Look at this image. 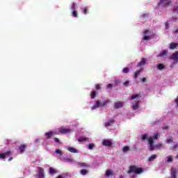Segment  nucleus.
I'll return each mask as SVG.
<instances>
[{
    "instance_id": "f704fd0d",
    "label": "nucleus",
    "mask_w": 178,
    "mask_h": 178,
    "mask_svg": "<svg viewBox=\"0 0 178 178\" xmlns=\"http://www.w3.org/2000/svg\"><path fill=\"white\" fill-rule=\"evenodd\" d=\"M167 158H168L167 162L168 163L173 162V158L172 157V156H167Z\"/></svg>"
},
{
    "instance_id": "a19ab883",
    "label": "nucleus",
    "mask_w": 178,
    "mask_h": 178,
    "mask_svg": "<svg viewBox=\"0 0 178 178\" xmlns=\"http://www.w3.org/2000/svg\"><path fill=\"white\" fill-rule=\"evenodd\" d=\"M149 38H150V37L149 36H148V35H144V37H143V40H145V41H148L149 40Z\"/></svg>"
},
{
    "instance_id": "ddd939ff",
    "label": "nucleus",
    "mask_w": 178,
    "mask_h": 178,
    "mask_svg": "<svg viewBox=\"0 0 178 178\" xmlns=\"http://www.w3.org/2000/svg\"><path fill=\"white\" fill-rule=\"evenodd\" d=\"M147 63V60L145 58H143L138 63V67H140V66H144Z\"/></svg>"
},
{
    "instance_id": "473e14b6",
    "label": "nucleus",
    "mask_w": 178,
    "mask_h": 178,
    "mask_svg": "<svg viewBox=\"0 0 178 178\" xmlns=\"http://www.w3.org/2000/svg\"><path fill=\"white\" fill-rule=\"evenodd\" d=\"M129 149H130V147L129 146H124L122 148L123 152H127V151H129Z\"/></svg>"
},
{
    "instance_id": "9d476101",
    "label": "nucleus",
    "mask_w": 178,
    "mask_h": 178,
    "mask_svg": "<svg viewBox=\"0 0 178 178\" xmlns=\"http://www.w3.org/2000/svg\"><path fill=\"white\" fill-rule=\"evenodd\" d=\"M77 165H79L80 168H89L90 165L87 163L78 162Z\"/></svg>"
},
{
    "instance_id": "603ef678",
    "label": "nucleus",
    "mask_w": 178,
    "mask_h": 178,
    "mask_svg": "<svg viewBox=\"0 0 178 178\" xmlns=\"http://www.w3.org/2000/svg\"><path fill=\"white\" fill-rule=\"evenodd\" d=\"M115 84H119V83H120V80H115Z\"/></svg>"
},
{
    "instance_id": "6ab92c4d",
    "label": "nucleus",
    "mask_w": 178,
    "mask_h": 178,
    "mask_svg": "<svg viewBox=\"0 0 178 178\" xmlns=\"http://www.w3.org/2000/svg\"><path fill=\"white\" fill-rule=\"evenodd\" d=\"M168 54V50H162L161 52L159 54V56L161 58L163 57L165 55H167Z\"/></svg>"
},
{
    "instance_id": "6e6552de",
    "label": "nucleus",
    "mask_w": 178,
    "mask_h": 178,
    "mask_svg": "<svg viewBox=\"0 0 178 178\" xmlns=\"http://www.w3.org/2000/svg\"><path fill=\"white\" fill-rule=\"evenodd\" d=\"M170 59L175 62H178V51L172 54Z\"/></svg>"
},
{
    "instance_id": "f257e3e1",
    "label": "nucleus",
    "mask_w": 178,
    "mask_h": 178,
    "mask_svg": "<svg viewBox=\"0 0 178 178\" xmlns=\"http://www.w3.org/2000/svg\"><path fill=\"white\" fill-rule=\"evenodd\" d=\"M144 172V170L141 168L137 167L136 165H132L129 166V170L127 171L128 175H131V173H135V175H141Z\"/></svg>"
},
{
    "instance_id": "1a4fd4ad",
    "label": "nucleus",
    "mask_w": 178,
    "mask_h": 178,
    "mask_svg": "<svg viewBox=\"0 0 178 178\" xmlns=\"http://www.w3.org/2000/svg\"><path fill=\"white\" fill-rule=\"evenodd\" d=\"M26 148H27L26 144L21 145L19 147V152L22 154V152H24V151H26Z\"/></svg>"
},
{
    "instance_id": "bb28decb",
    "label": "nucleus",
    "mask_w": 178,
    "mask_h": 178,
    "mask_svg": "<svg viewBox=\"0 0 178 178\" xmlns=\"http://www.w3.org/2000/svg\"><path fill=\"white\" fill-rule=\"evenodd\" d=\"M78 141L79 143H81L83 141H88V138H83V137H81L78 139Z\"/></svg>"
},
{
    "instance_id": "0eeeda50",
    "label": "nucleus",
    "mask_w": 178,
    "mask_h": 178,
    "mask_svg": "<svg viewBox=\"0 0 178 178\" xmlns=\"http://www.w3.org/2000/svg\"><path fill=\"white\" fill-rule=\"evenodd\" d=\"M59 132L60 134H67V133L70 132V129L60 128Z\"/></svg>"
},
{
    "instance_id": "b1692460",
    "label": "nucleus",
    "mask_w": 178,
    "mask_h": 178,
    "mask_svg": "<svg viewBox=\"0 0 178 178\" xmlns=\"http://www.w3.org/2000/svg\"><path fill=\"white\" fill-rule=\"evenodd\" d=\"M176 47H177V43L172 42V43L170 44V49H176Z\"/></svg>"
},
{
    "instance_id": "6e6d98bb",
    "label": "nucleus",
    "mask_w": 178,
    "mask_h": 178,
    "mask_svg": "<svg viewBox=\"0 0 178 178\" xmlns=\"http://www.w3.org/2000/svg\"><path fill=\"white\" fill-rule=\"evenodd\" d=\"M13 159V157H10L8 159V161L10 162V161H12Z\"/></svg>"
},
{
    "instance_id": "de8ad7c7",
    "label": "nucleus",
    "mask_w": 178,
    "mask_h": 178,
    "mask_svg": "<svg viewBox=\"0 0 178 178\" xmlns=\"http://www.w3.org/2000/svg\"><path fill=\"white\" fill-rule=\"evenodd\" d=\"M54 141H55V143H60V140L58 138H54Z\"/></svg>"
},
{
    "instance_id": "c9c22d12",
    "label": "nucleus",
    "mask_w": 178,
    "mask_h": 178,
    "mask_svg": "<svg viewBox=\"0 0 178 178\" xmlns=\"http://www.w3.org/2000/svg\"><path fill=\"white\" fill-rule=\"evenodd\" d=\"M129 72H130V70L128 67H124L122 70V73H129Z\"/></svg>"
},
{
    "instance_id": "c03bdc74",
    "label": "nucleus",
    "mask_w": 178,
    "mask_h": 178,
    "mask_svg": "<svg viewBox=\"0 0 178 178\" xmlns=\"http://www.w3.org/2000/svg\"><path fill=\"white\" fill-rule=\"evenodd\" d=\"M0 158L1 159H5V158H6V156H5V153H1L0 154Z\"/></svg>"
},
{
    "instance_id": "39448f33",
    "label": "nucleus",
    "mask_w": 178,
    "mask_h": 178,
    "mask_svg": "<svg viewBox=\"0 0 178 178\" xmlns=\"http://www.w3.org/2000/svg\"><path fill=\"white\" fill-rule=\"evenodd\" d=\"M148 143L149 145V151H154V148H155V145H154V139L149 137L148 138Z\"/></svg>"
},
{
    "instance_id": "2eb2a0df",
    "label": "nucleus",
    "mask_w": 178,
    "mask_h": 178,
    "mask_svg": "<svg viewBox=\"0 0 178 178\" xmlns=\"http://www.w3.org/2000/svg\"><path fill=\"white\" fill-rule=\"evenodd\" d=\"M176 173V169L171 168V178H177Z\"/></svg>"
},
{
    "instance_id": "c85d7f7f",
    "label": "nucleus",
    "mask_w": 178,
    "mask_h": 178,
    "mask_svg": "<svg viewBox=\"0 0 178 178\" xmlns=\"http://www.w3.org/2000/svg\"><path fill=\"white\" fill-rule=\"evenodd\" d=\"M81 10L84 15H87V12H88V7H84L83 8H81Z\"/></svg>"
},
{
    "instance_id": "4c0bfd02",
    "label": "nucleus",
    "mask_w": 178,
    "mask_h": 178,
    "mask_svg": "<svg viewBox=\"0 0 178 178\" xmlns=\"http://www.w3.org/2000/svg\"><path fill=\"white\" fill-rule=\"evenodd\" d=\"M95 147V145L94 143H90L88 145V149H92Z\"/></svg>"
},
{
    "instance_id": "dca6fc26",
    "label": "nucleus",
    "mask_w": 178,
    "mask_h": 178,
    "mask_svg": "<svg viewBox=\"0 0 178 178\" xmlns=\"http://www.w3.org/2000/svg\"><path fill=\"white\" fill-rule=\"evenodd\" d=\"M47 140H49L52 136H54V132L49 131L45 134Z\"/></svg>"
},
{
    "instance_id": "09e8293b",
    "label": "nucleus",
    "mask_w": 178,
    "mask_h": 178,
    "mask_svg": "<svg viewBox=\"0 0 178 178\" xmlns=\"http://www.w3.org/2000/svg\"><path fill=\"white\" fill-rule=\"evenodd\" d=\"M161 147H162V143H159V144L155 145V148H161Z\"/></svg>"
},
{
    "instance_id": "4468645a",
    "label": "nucleus",
    "mask_w": 178,
    "mask_h": 178,
    "mask_svg": "<svg viewBox=\"0 0 178 178\" xmlns=\"http://www.w3.org/2000/svg\"><path fill=\"white\" fill-rule=\"evenodd\" d=\"M143 68L135 72L134 74V79H137L138 77V76H140V74L141 73V72L143 71Z\"/></svg>"
},
{
    "instance_id": "4d7b16f0",
    "label": "nucleus",
    "mask_w": 178,
    "mask_h": 178,
    "mask_svg": "<svg viewBox=\"0 0 178 178\" xmlns=\"http://www.w3.org/2000/svg\"><path fill=\"white\" fill-rule=\"evenodd\" d=\"M145 16V15H143V17Z\"/></svg>"
},
{
    "instance_id": "79ce46f5",
    "label": "nucleus",
    "mask_w": 178,
    "mask_h": 178,
    "mask_svg": "<svg viewBox=\"0 0 178 178\" xmlns=\"http://www.w3.org/2000/svg\"><path fill=\"white\" fill-rule=\"evenodd\" d=\"M123 84L125 87H129V84H130V81H127L124 82Z\"/></svg>"
},
{
    "instance_id": "f3484780",
    "label": "nucleus",
    "mask_w": 178,
    "mask_h": 178,
    "mask_svg": "<svg viewBox=\"0 0 178 178\" xmlns=\"http://www.w3.org/2000/svg\"><path fill=\"white\" fill-rule=\"evenodd\" d=\"M68 151H70V152H72V154H77L78 152L76 149H74V147H68Z\"/></svg>"
},
{
    "instance_id": "7c9ffc66",
    "label": "nucleus",
    "mask_w": 178,
    "mask_h": 178,
    "mask_svg": "<svg viewBox=\"0 0 178 178\" xmlns=\"http://www.w3.org/2000/svg\"><path fill=\"white\" fill-rule=\"evenodd\" d=\"M136 98H140V95L138 94H136V95H133L131 97V99H136Z\"/></svg>"
},
{
    "instance_id": "20e7f679",
    "label": "nucleus",
    "mask_w": 178,
    "mask_h": 178,
    "mask_svg": "<svg viewBox=\"0 0 178 178\" xmlns=\"http://www.w3.org/2000/svg\"><path fill=\"white\" fill-rule=\"evenodd\" d=\"M38 175H35V177L38 178H44V168L41 167H38Z\"/></svg>"
},
{
    "instance_id": "ea45409f",
    "label": "nucleus",
    "mask_w": 178,
    "mask_h": 178,
    "mask_svg": "<svg viewBox=\"0 0 178 178\" xmlns=\"http://www.w3.org/2000/svg\"><path fill=\"white\" fill-rule=\"evenodd\" d=\"M71 9H72V10H76V3H72V4L71 6Z\"/></svg>"
},
{
    "instance_id": "423d86ee",
    "label": "nucleus",
    "mask_w": 178,
    "mask_h": 178,
    "mask_svg": "<svg viewBox=\"0 0 178 178\" xmlns=\"http://www.w3.org/2000/svg\"><path fill=\"white\" fill-rule=\"evenodd\" d=\"M102 145L104 147H112V140L104 139L102 142Z\"/></svg>"
},
{
    "instance_id": "393cba45",
    "label": "nucleus",
    "mask_w": 178,
    "mask_h": 178,
    "mask_svg": "<svg viewBox=\"0 0 178 178\" xmlns=\"http://www.w3.org/2000/svg\"><path fill=\"white\" fill-rule=\"evenodd\" d=\"M95 97H97V91H92L90 93V97L92 99H94V98H95Z\"/></svg>"
},
{
    "instance_id": "5701e85b",
    "label": "nucleus",
    "mask_w": 178,
    "mask_h": 178,
    "mask_svg": "<svg viewBox=\"0 0 178 178\" xmlns=\"http://www.w3.org/2000/svg\"><path fill=\"white\" fill-rule=\"evenodd\" d=\"M56 173H58V172L55 169H54L53 168H49V174L50 175H55Z\"/></svg>"
},
{
    "instance_id": "a878e982",
    "label": "nucleus",
    "mask_w": 178,
    "mask_h": 178,
    "mask_svg": "<svg viewBox=\"0 0 178 178\" xmlns=\"http://www.w3.org/2000/svg\"><path fill=\"white\" fill-rule=\"evenodd\" d=\"M165 67H166L163 64H159L157 66V69H159V70H162L163 69H165Z\"/></svg>"
},
{
    "instance_id": "f8f14e48",
    "label": "nucleus",
    "mask_w": 178,
    "mask_h": 178,
    "mask_svg": "<svg viewBox=\"0 0 178 178\" xmlns=\"http://www.w3.org/2000/svg\"><path fill=\"white\" fill-rule=\"evenodd\" d=\"M114 123H115V120L111 119L108 122H105L104 126L105 127H109V126H112V124Z\"/></svg>"
},
{
    "instance_id": "58836bf2",
    "label": "nucleus",
    "mask_w": 178,
    "mask_h": 178,
    "mask_svg": "<svg viewBox=\"0 0 178 178\" xmlns=\"http://www.w3.org/2000/svg\"><path fill=\"white\" fill-rule=\"evenodd\" d=\"M166 143L167 144H170V143H173V144H175V141H173V139L172 138L167 139Z\"/></svg>"
},
{
    "instance_id": "5fc2aeb1",
    "label": "nucleus",
    "mask_w": 178,
    "mask_h": 178,
    "mask_svg": "<svg viewBox=\"0 0 178 178\" xmlns=\"http://www.w3.org/2000/svg\"><path fill=\"white\" fill-rule=\"evenodd\" d=\"M142 83H145L146 79L145 78H142Z\"/></svg>"
},
{
    "instance_id": "2f4dec72",
    "label": "nucleus",
    "mask_w": 178,
    "mask_h": 178,
    "mask_svg": "<svg viewBox=\"0 0 178 178\" xmlns=\"http://www.w3.org/2000/svg\"><path fill=\"white\" fill-rule=\"evenodd\" d=\"M149 136V135L148 134H143V135H142L141 138H142V140H147Z\"/></svg>"
},
{
    "instance_id": "412c9836",
    "label": "nucleus",
    "mask_w": 178,
    "mask_h": 178,
    "mask_svg": "<svg viewBox=\"0 0 178 178\" xmlns=\"http://www.w3.org/2000/svg\"><path fill=\"white\" fill-rule=\"evenodd\" d=\"M140 104V101H137L136 104L133 106V109L137 111L138 109V105Z\"/></svg>"
},
{
    "instance_id": "3c124183",
    "label": "nucleus",
    "mask_w": 178,
    "mask_h": 178,
    "mask_svg": "<svg viewBox=\"0 0 178 178\" xmlns=\"http://www.w3.org/2000/svg\"><path fill=\"white\" fill-rule=\"evenodd\" d=\"M95 88H96L97 90H99V89L101 88V87H99V84H97V85L95 86Z\"/></svg>"
},
{
    "instance_id": "a211bd4d",
    "label": "nucleus",
    "mask_w": 178,
    "mask_h": 178,
    "mask_svg": "<svg viewBox=\"0 0 178 178\" xmlns=\"http://www.w3.org/2000/svg\"><path fill=\"white\" fill-rule=\"evenodd\" d=\"M156 154H152L150 157L148 159L149 162H152V161H155L156 159Z\"/></svg>"
},
{
    "instance_id": "8fccbe9b",
    "label": "nucleus",
    "mask_w": 178,
    "mask_h": 178,
    "mask_svg": "<svg viewBox=\"0 0 178 178\" xmlns=\"http://www.w3.org/2000/svg\"><path fill=\"white\" fill-rule=\"evenodd\" d=\"M112 87H113V85L111 84V83H108V84L107 85V88H112Z\"/></svg>"
},
{
    "instance_id": "cd10ccee",
    "label": "nucleus",
    "mask_w": 178,
    "mask_h": 178,
    "mask_svg": "<svg viewBox=\"0 0 178 178\" xmlns=\"http://www.w3.org/2000/svg\"><path fill=\"white\" fill-rule=\"evenodd\" d=\"M72 16L73 17H77L79 16V14H78V13L76 12V10H74L72 11Z\"/></svg>"
},
{
    "instance_id": "f03ea898",
    "label": "nucleus",
    "mask_w": 178,
    "mask_h": 178,
    "mask_svg": "<svg viewBox=\"0 0 178 178\" xmlns=\"http://www.w3.org/2000/svg\"><path fill=\"white\" fill-rule=\"evenodd\" d=\"M108 102H109L108 99L105 100L103 102L99 100H97L95 106L92 107V109H95L96 108H99V106H106Z\"/></svg>"
},
{
    "instance_id": "e433bc0d",
    "label": "nucleus",
    "mask_w": 178,
    "mask_h": 178,
    "mask_svg": "<svg viewBox=\"0 0 178 178\" xmlns=\"http://www.w3.org/2000/svg\"><path fill=\"white\" fill-rule=\"evenodd\" d=\"M64 162H73V159H72L71 158H65Z\"/></svg>"
},
{
    "instance_id": "4be33fe9",
    "label": "nucleus",
    "mask_w": 178,
    "mask_h": 178,
    "mask_svg": "<svg viewBox=\"0 0 178 178\" xmlns=\"http://www.w3.org/2000/svg\"><path fill=\"white\" fill-rule=\"evenodd\" d=\"M159 137H161V135L159 133H156L154 134V135L152 138L153 139V141H154V140H158Z\"/></svg>"
},
{
    "instance_id": "37998d69",
    "label": "nucleus",
    "mask_w": 178,
    "mask_h": 178,
    "mask_svg": "<svg viewBox=\"0 0 178 178\" xmlns=\"http://www.w3.org/2000/svg\"><path fill=\"white\" fill-rule=\"evenodd\" d=\"M12 154V152L10 151H7L4 153L6 156H9V155H10Z\"/></svg>"
},
{
    "instance_id": "7ed1b4c3",
    "label": "nucleus",
    "mask_w": 178,
    "mask_h": 178,
    "mask_svg": "<svg viewBox=\"0 0 178 178\" xmlns=\"http://www.w3.org/2000/svg\"><path fill=\"white\" fill-rule=\"evenodd\" d=\"M163 6L164 8L165 6H169V5H172V1L170 0H160V1L158 3V6Z\"/></svg>"
},
{
    "instance_id": "c756f323",
    "label": "nucleus",
    "mask_w": 178,
    "mask_h": 178,
    "mask_svg": "<svg viewBox=\"0 0 178 178\" xmlns=\"http://www.w3.org/2000/svg\"><path fill=\"white\" fill-rule=\"evenodd\" d=\"M106 177H109V176H112V171L107 170L106 171Z\"/></svg>"
},
{
    "instance_id": "864d4df0",
    "label": "nucleus",
    "mask_w": 178,
    "mask_h": 178,
    "mask_svg": "<svg viewBox=\"0 0 178 178\" xmlns=\"http://www.w3.org/2000/svg\"><path fill=\"white\" fill-rule=\"evenodd\" d=\"M168 27H169V23L168 22H165V28L168 29Z\"/></svg>"
},
{
    "instance_id": "9b49d317",
    "label": "nucleus",
    "mask_w": 178,
    "mask_h": 178,
    "mask_svg": "<svg viewBox=\"0 0 178 178\" xmlns=\"http://www.w3.org/2000/svg\"><path fill=\"white\" fill-rule=\"evenodd\" d=\"M124 105V104L122 102H117L115 103V108L116 109H119V108H122Z\"/></svg>"
},
{
    "instance_id": "49530a36",
    "label": "nucleus",
    "mask_w": 178,
    "mask_h": 178,
    "mask_svg": "<svg viewBox=\"0 0 178 178\" xmlns=\"http://www.w3.org/2000/svg\"><path fill=\"white\" fill-rule=\"evenodd\" d=\"M56 153L58 154V155H62V151L60 149H57Z\"/></svg>"
},
{
    "instance_id": "a18cd8bd",
    "label": "nucleus",
    "mask_w": 178,
    "mask_h": 178,
    "mask_svg": "<svg viewBox=\"0 0 178 178\" xmlns=\"http://www.w3.org/2000/svg\"><path fill=\"white\" fill-rule=\"evenodd\" d=\"M143 34H145V35L149 34V31L148 29L145 30Z\"/></svg>"
},
{
    "instance_id": "aec40b11",
    "label": "nucleus",
    "mask_w": 178,
    "mask_h": 178,
    "mask_svg": "<svg viewBox=\"0 0 178 178\" xmlns=\"http://www.w3.org/2000/svg\"><path fill=\"white\" fill-rule=\"evenodd\" d=\"M81 175H82V176H86V175H87V173H88V170L87 169H82L80 171Z\"/></svg>"
},
{
    "instance_id": "72a5a7b5",
    "label": "nucleus",
    "mask_w": 178,
    "mask_h": 178,
    "mask_svg": "<svg viewBox=\"0 0 178 178\" xmlns=\"http://www.w3.org/2000/svg\"><path fill=\"white\" fill-rule=\"evenodd\" d=\"M178 148V144H175L172 147H171V149L172 151H176V149H177Z\"/></svg>"
}]
</instances>
